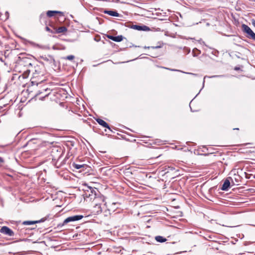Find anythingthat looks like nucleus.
<instances>
[{
	"label": "nucleus",
	"instance_id": "nucleus-1",
	"mask_svg": "<svg viewBox=\"0 0 255 255\" xmlns=\"http://www.w3.org/2000/svg\"><path fill=\"white\" fill-rule=\"evenodd\" d=\"M45 70L42 66L36 65L34 67L33 77L39 79H45L44 77Z\"/></svg>",
	"mask_w": 255,
	"mask_h": 255
},
{
	"label": "nucleus",
	"instance_id": "nucleus-2",
	"mask_svg": "<svg viewBox=\"0 0 255 255\" xmlns=\"http://www.w3.org/2000/svg\"><path fill=\"white\" fill-rule=\"evenodd\" d=\"M83 218V215H75L73 216H70L64 220L62 223H60L57 225L58 228H62L65 225L72 222H75L77 221H79L82 219Z\"/></svg>",
	"mask_w": 255,
	"mask_h": 255
},
{
	"label": "nucleus",
	"instance_id": "nucleus-3",
	"mask_svg": "<svg viewBox=\"0 0 255 255\" xmlns=\"http://www.w3.org/2000/svg\"><path fill=\"white\" fill-rule=\"evenodd\" d=\"M63 153V151L60 147H53L51 152L53 160H59Z\"/></svg>",
	"mask_w": 255,
	"mask_h": 255
},
{
	"label": "nucleus",
	"instance_id": "nucleus-4",
	"mask_svg": "<svg viewBox=\"0 0 255 255\" xmlns=\"http://www.w3.org/2000/svg\"><path fill=\"white\" fill-rule=\"evenodd\" d=\"M242 27L243 32L248 34V38L255 41V33L254 32L251 28L245 24H242Z\"/></svg>",
	"mask_w": 255,
	"mask_h": 255
},
{
	"label": "nucleus",
	"instance_id": "nucleus-5",
	"mask_svg": "<svg viewBox=\"0 0 255 255\" xmlns=\"http://www.w3.org/2000/svg\"><path fill=\"white\" fill-rule=\"evenodd\" d=\"M40 57L41 59L45 61L47 64L50 65L51 66H53L55 67H56L55 60L52 56L50 55H44L40 56Z\"/></svg>",
	"mask_w": 255,
	"mask_h": 255
},
{
	"label": "nucleus",
	"instance_id": "nucleus-6",
	"mask_svg": "<svg viewBox=\"0 0 255 255\" xmlns=\"http://www.w3.org/2000/svg\"><path fill=\"white\" fill-rule=\"evenodd\" d=\"M88 189L87 190L85 193L86 197H90L91 199L95 198L97 195V192L98 191L97 189L91 187H88Z\"/></svg>",
	"mask_w": 255,
	"mask_h": 255
},
{
	"label": "nucleus",
	"instance_id": "nucleus-7",
	"mask_svg": "<svg viewBox=\"0 0 255 255\" xmlns=\"http://www.w3.org/2000/svg\"><path fill=\"white\" fill-rule=\"evenodd\" d=\"M0 232L9 236H13L14 235L13 232L6 226H3L0 229Z\"/></svg>",
	"mask_w": 255,
	"mask_h": 255
},
{
	"label": "nucleus",
	"instance_id": "nucleus-8",
	"mask_svg": "<svg viewBox=\"0 0 255 255\" xmlns=\"http://www.w3.org/2000/svg\"><path fill=\"white\" fill-rule=\"evenodd\" d=\"M132 28L139 31H148L150 29L148 26L144 25H133Z\"/></svg>",
	"mask_w": 255,
	"mask_h": 255
},
{
	"label": "nucleus",
	"instance_id": "nucleus-9",
	"mask_svg": "<svg viewBox=\"0 0 255 255\" xmlns=\"http://www.w3.org/2000/svg\"><path fill=\"white\" fill-rule=\"evenodd\" d=\"M45 80V79H39L38 78H36L35 77H32L31 79V85H36L37 86L39 84L41 83L43 81Z\"/></svg>",
	"mask_w": 255,
	"mask_h": 255
},
{
	"label": "nucleus",
	"instance_id": "nucleus-10",
	"mask_svg": "<svg viewBox=\"0 0 255 255\" xmlns=\"http://www.w3.org/2000/svg\"><path fill=\"white\" fill-rule=\"evenodd\" d=\"M108 38L116 42H121L124 39V37L122 35H118L117 36L113 35H108Z\"/></svg>",
	"mask_w": 255,
	"mask_h": 255
},
{
	"label": "nucleus",
	"instance_id": "nucleus-11",
	"mask_svg": "<svg viewBox=\"0 0 255 255\" xmlns=\"http://www.w3.org/2000/svg\"><path fill=\"white\" fill-rule=\"evenodd\" d=\"M96 121L100 125L103 126L104 128H108L109 130H111L109 125L104 120L98 118L96 119Z\"/></svg>",
	"mask_w": 255,
	"mask_h": 255
},
{
	"label": "nucleus",
	"instance_id": "nucleus-12",
	"mask_svg": "<svg viewBox=\"0 0 255 255\" xmlns=\"http://www.w3.org/2000/svg\"><path fill=\"white\" fill-rule=\"evenodd\" d=\"M72 165L74 168L77 169H82V170H84V169H86L88 167V166L85 164H81L75 163H73Z\"/></svg>",
	"mask_w": 255,
	"mask_h": 255
},
{
	"label": "nucleus",
	"instance_id": "nucleus-13",
	"mask_svg": "<svg viewBox=\"0 0 255 255\" xmlns=\"http://www.w3.org/2000/svg\"><path fill=\"white\" fill-rule=\"evenodd\" d=\"M104 12L113 16H119L120 15V14L117 11L114 10H105Z\"/></svg>",
	"mask_w": 255,
	"mask_h": 255
},
{
	"label": "nucleus",
	"instance_id": "nucleus-14",
	"mask_svg": "<svg viewBox=\"0 0 255 255\" xmlns=\"http://www.w3.org/2000/svg\"><path fill=\"white\" fill-rule=\"evenodd\" d=\"M230 182L229 180L228 179H226L223 185H222V187L221 188V189L223 191H227L228 190V188L230 187Z\"/></svg>",
	"mask_w": 255,
	"mask_h": 255
},
{
	"label": "nucleus",
	"instance_id": "nucleus-15",
	"mask_svg": "<svg viewBox=\"0 0 255 255\" xmlns=\"http://www.w3.org/2000/svg\"><path fill=\"white\" fill-rule=\"evenodd\" d=\"M57 13L62 14V12L60 11H57V10H48L46 12V15H47V17H51L54 16V15L55 14H57Z\"/></svg>",
	"mask_w": 255,
	"mask_h": 255
},
{
	"label": "nucleus",
	"instance_id": "nucleus-16",
	"mask_svg": "<svg viewBox=\"0 0 255 255\" xmlns=\"http://www.w3.org/2000/svg\"><path fill=\"white\" fill-rule=\"evenodd\" d=\"M67 28L65 26H61L58 28H54V33H60L67 31Z\"/></svg>",
	"mask_w": 255,
	"mask_h": 255
},
{
	"label": "nucleus",
	"instance_id": "nucleus-17",
	"mask_svg": "<svg viewBox=\"0 0 255 255\" xmlns=\"http://www.w3.org/2000/svg\"><path fill=\"white\" fill-rule=\"evenodd\" d=\"M155 239L157 242H159V243H164L165 241H166V240H167L166 239L163 238L162 236H160L155 237Z\"/></svg>",
	"mask_w": 255,
	"mask_h": 255
},
{
	"label": "nucleus",
	"instance_id": "nucleus-18",
	"mask_svg": "<svg viewBox=\"0 0 255 255\" xmlns=\"http://www.w3.org/2000/svg\"><path fill=\"white\" fill-rule=\"evenodd\" d=\"M47 15H46L44 13H42L39 16V19L41 22H46L47 19Z\"/></svg>",
	"mask_w": 255,
	"mask_h": 255
},
{
	"label": "nucleus",
	"instance_id": "nucleus-19",
	"mask_svg": "<svg viewBox=\"0 0 255 255\" xmlns=\"http://www.w3.org/2000/svg\"><path fill=\"white\" fill-rule=\"evenodd\" d=\"M200 53V51L197 48H195L192 50V54L194 57L197 56Z\"/></svg>",
	"mask_w": 255,
	"mask_h": 255
},
{
	"label": "nucleus",
	"instance_id": "nucleus-20",
	"mask_svg": "<svg viewBox=\"0 0 255 255\" xmlns=\"http://www.w3.org/2000/svg\"><path fill=\"white\" fill-rule=\"evenodd\" d=\"M36 223H38V222L35 221H24L22 224L25 225H33V224H34Z\"/></svg>",
	"mask_w": 255,
	"mask_h": 255
},
{
	"label": "nucleus",
	"instance_id": "nucleus-21",
	"mask_svg": "<svg viewBox=\"0 0 255 255\" xmlns=\"http://www.w3.org/2000/svg\"><path fill=\"white\" fill-rule=\"evenodd\" d=\"M74 58L75 56L74 55H71L64 57L63 58L65 60H72L74 59Z\"/></svg>",
	"mask_w": 255,
	"mask_h": 255
},
{
	"label": "nucleus",
	"instance_id": "nucleus-22",
	"mask_svg": "<svg viewBox=\"0 0 255 255\" xmlns=\"http://www.w3.org/2000/svg\"><path fill=\"white\" fill-rule=\"evenodd\" d=\"M224 75H213L212 76H205L204 78L205 79L206 78H216V77H224Z\"/></svg>",
	"mask_w": 255,
	"mask_h": 255
},
{
	"label": "nucleus",
	"instance_id": "nucleus-23",
	"mask_svg": "<svg viewBox=\"0 0 255 255\" xmlns=\"http://www.w3.org/2000/svg\"><path fill=\"white\" fill-rule=\"evenodd\" d=\"M45 29L47 31H48L49 32H51L52 33H54V30L53 31L52 30H51L48 26H46L45 27Z\"/></svg>",
	"mask_w": 255,
	"mask_h": 255
},
{
	"label": "nucleus",
	"instance_id": "nucleus-24",
	"mask_svg": "<svg viewBox=\"0 0 255 255\" xmlns=\"http://www.w3.org/2000/svg\"><path fill=\"white\" fill-rule=\"evenodd\" d=\"M5 18L4 19V20H6L7 19H8V16H9V13L7 11H6L5 13Z\"/></svg>",
	"mask_w": 255,
	"mask_h": 255
},
{
	"label": "nucleus",
	"instance_id": "nucleus-25",
	"mask_svg": "<svg viewBox=\"0 0 255 255\" xmlns=\"http://www.w3.org/2000/svg\"><path fill=\"white\" fill-rule=\"evenodd\" d=\"M46 220V218H42L41 220L37 221L38 222V223L43 222L45 221Z\"/></svg>",
	"mask_w": 255,
	"mask_h": 255
},
{
	"label": "nucleus",
	"instance_id": "nucleus-26",
	"mask_svg": "<svg viewBox=\"0 0 255 255\" xmlns=\"http://www.w3.org/2000/svg\"><path fill=\"white\" fill-rule=\"evenodd\" d=\"M165 68L166 69L169 70L170 71H179V70H176V69H170V68Z\"/></svg>",
	"mask_w": 255,
	"mask_h": 255
},
{
	"label": "nucleus",
	"instance_id": "nucleus-27",
	"mask_svg": "<svg viewBox=\"0 0 255 255\" xmlns=\"http://www.w3.org/2000/svg\"><path fill=\"white\" fill-rule=\"evenodd\" d=\"M252 24L255 27V19H253L252 20Z\"/></svg>",
	"mask_w": 255,
	"mask_h": 255
},
{
	"label": "nucleus",
	"instance_id": "nucleus-28",
	"mask_svg": "<svg viewBox=\"0 0 255 255\" xmlns=\"http://www.w3.org/2000/svg\"><path fill=\"white\" fill-rule=\"evenodd\" d=\"M185 73H186V74H190V75H196V74H194V73H185Z\"/></svg>",
	"mask_w": 255,
	"mask_h": 255
},
{
	"label": "nucleus",
	"instance_id": "nucleus-29",
	"mask_svg": "<svg viewBox=\"0 0 255 255\" xmlns=\"http://www.w3.org/2000/svg\"><path fill=\"white\" fill-rule=\"evenodd\" d=\"M204 84H205V79H204L203 82V86L202 88H201V89H203V88L204 87Z\"/></svg>",
	"mask_w": 255,
	"mask_h": 255
},
{
	"label": "nucleus",
	"instance_id": "nucleus-30",
	"mask_svg": "<svg viewBox=\"0 0 255 255\" xmlns=\"http://www.w3.org/2000/svg\"><path fill=\"white\" fill-rule=\"evenodd\" d=\"M3 110V107L1 106H0V113H1Z\"/></svg>",
	"mask_w": 255,
	"mask_h": 255
},
{
	"label": "nucleus",
	"instance_id": "nucleus-31",
	"mask_svg": "<svg viewBox=\"0 0 255 255\" xmlns=\"http://www.w3.org/2000/svg\"><path fill=\"white\" fill-rule=\"evenodd\" d=\"M3 162V159L2 157H0V162Z\"/></svg>",
	"mask_w": 255,
	"mask_h": 255
},
{
	"label": "nucleus",
	"instance_id": "nucleus-32",
	"mask_svg": "<svg viewBox=\"0 0 255 255\" xmlns=\"http://www.w3.org/2000/svg\"><path fill=\"white\" fill-rule=\"evenodd\" d=\"M160 46H155V47H153V48H160Z\"/></svg>",
	"mask_w": 255,
	"mask_h": 255
},
{
	"label": "nucleus",
	"instance_id": "nucleus-33",
	"mask_svg": "<svg viewBox=\"0 0 255 255\" xmlns=\"http://www.w3.org/2000/svg\"><path fill=\"white\" fill-rule=\"evenodd\" d=\"M239 69V68H238V67H236L235 68V70H238Z\"/></svg>",
	"mask_w": 255,
	"mask_h": 255
},
{
	"label": "nucleus",
	"instance_id": "nucleus-34",
	"mask_svg": "<svg viewBox=\"0 0 255 255\" xmlns=\"http://www.w3.org/2000/svg\"><path fill=\"white\" fill-rule=\"evenodd\" d=\"M199 23H201V21H200L199 22H197V23H196L195 24H199Z\"/></svg>",
	"mask_w": 255,
	"mask_h": 255
},
{
	"label": "nucleus",
	"instance_id": "nucleus-35",
	"mask_svg": "<svg viewBox=\"0 0 255 255\" xmlns=\"http://www.w3.org/2000/svg\"><path fill=\"white\" fill-rule=\"evenodd\" d=\"M236 176L237 177L240 178V176H239V175H236Z\"/></svg>",
	"mask_w": 255,
	"mask_h": 255
},
{
	"label": "nucleus",
	"instance_id": "nucleus-36",
	"mask_svg": "<svg viewBox=\"0 0 255 255\" xmlns=\"http://www.w3.org/2000/svg\"><path fill=\"white\" fill-rule=\"evenodd\" d=\"M53 49H55V46H54L53 47Z\"/></svg>",
	"mask_w": 255,
	"mask_h": 255
},
{
	"label": "nucleus",
	"instance_id": "nucleus-37",
	"mask_svg": "<svg viewBox=\"0 0 255 255\" xmlns=\"http://www.w3.org/2000/svg\"><path fill=\"white\" fill-rule=\"evenodd\" d=\"M207 26L209 25V23H207Z\"/></svg>",
	"mask_w": 255,
	"mask_h": 255
},
{
	"label": "nucleus",
	"instance_id": "nucleus-38",
	"mask_svg": "<svg viewBox=\"0 0 255 255\" xmlns=\"http://www.w3.org/2000/svg\"><path fill=\"white\" fill-rule=\"evenodd\" d=\"M202 41V39H200V40H199V42H200V41Z\"/></svg>",
	"mask_w": 255,
	"mask_h": 255
},
{
	"label": "nucleus",
	"instance_id": "nucleus-39",
	"mask_svg": "<svg viewBox=\"0 0 255 255\" xmlns=\"http://www.w3.org/2000/svg\"><path fill=\"white\" fill-rule=\"evenodd\" d=\"M235 180L237 181L238 179L236 177H235Z\"/></svg>",
	"mask_w": 255,
	"mask_h": 255
},
{
	"label": "nucleus",
	"instance_id": "nucleus-40",
	"mask_svg": "<svg viewBox=\"0 0 255 255\" xmlns=\"http://www.w3.org/2000/svg\"><path fill=\"white\" fill-rule=\"evenodd\" d=\"M234 129H239L238 128H234Z\"/></svg>",
	"mask_w": 255,
	"mask_h": 255
}]
</instances>
